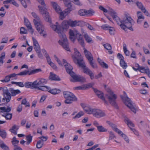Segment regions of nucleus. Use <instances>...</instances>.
I'll use <instances>...</instances> for the list:
<instances>
[{"label":"nucleus","instance_id":"5fc2aeb1","mask_svg":"<svg viewBox=\"0 0 150 150\" xmlns=\"http://www.w3.org/2000/svg\"><path fill=\"white\" fill-rule=\"evenodd\" d=\"M137 17V23L139 24H140L141 22L144 20L145 18L144 16H139Z\"/></svg>","mask_w":150,"mask_h":150},{"label":"nucleus","instance_id":"864d4df0","mask_svg":"<svg viewBox=\"0 0 150 150\" xmlns=\"http://www.w3.org/2000/svg\"><path fill=\"white\" fill-rule=\"evenodd\" d=\"M94 85V83H90L83 85L85 90H86L89 88L92 87Z\"/></svg>","mask_w":150,"mask_h":150},{"label":"nucleus","instance_id":"c9c22d12","mask_svg":"<svg viewBox=\"0 0 150 150\" xmlns=\"http://www.w3.org/2000/svg\"><path fill=\"white\" fill-rule=\"evenodd\" d=\"M25 137L27 140L26 144L27 145H29L32 142L33 136H32L30 134H29L28 135H26Z\"/></svg>","mask_w":150,"mask_h":150},{"label":"nucleus","instance_id":"1a4fd4ad","mask_svg":"<svg viewBox=\"0 0 150 150\" xmlns=\"http://www.w3.org/2000/svg\"><path fill=\"white\" fill-rule=\"evenodd\" d=\"M33 22L36 28L40 34H42V35L44 37L46 36V34H42L44 31V27L42 23L39 21H37L35 19L33 20Z\"/></svg>","mask_w":150,"mask_h":150},{"label":"nucleus","instance_id":"c756f323","mask_svg":"<svg viewBox=\"0 0 150 150\" xmlns=\"http://www.w3.org/2000/svg\"><path fill=\"white\" fill-rule=\"evenodd\" d=\"M34 83V82L33 83L30 82H26L24 84L26 88H30V87L36 88L37 86H35V84Z\"/></svg>","mask_w":150,"mask_h":150},{"label":"nucleus","instance_id":"b1692460","mask_svg":"<svg viewBox=\"0 0 150 150\" xmlns=\"http://www.w3.org/2000/svg\"><path fill=\"white\" fill-rule=\"evenodd\" d=\"M109 13L112 16L113 19L116 21L119 18L117 15L116 13L112 9L110 8L108 11Z\"/></svg>","mask_w":150,"mask_h":150},{"label":"nucleus","instance_id":"f03ea898","mask_svg":"<svg viewBox=\"0 0 150 150\" xmlns=\"http://www.w3.org/2000/svg\"><path fill=\"white\" fill-rule=\"evenodd\" d=\"M116 22L123 30H125L127 28L132 31H133L132 26L134 24V22L128 13L125 14L124 17L122 19L119 18Z\"/></svg>","mask_w":150,"mask_h":150},{"label":"nucleus","instance_id":"e2e57ef3","mask_svg":"<svg viewBox=\"0 0 150 150\" xmlns=\"http://www.w3.org/2000/svg\"><path fill=\"white\" fill-rule=\"evenodd\" d=\"M79 0H74L72 2L75 4L79 6H81L82 5V4L80 1H79Z\"/></svg>","mask_w":150,"mask_h":150},{"label":"nucleus","instance_id":"37998d69","mask_svg":"<svg viewBox=\"0 0 150 150\" xmlns=\"http://www.w3.org/2000/svg\"><path fill=\"white\" fill-rule=\"evenodd\" d=\"M12 144L13 145L14 147L16 146H18L17 145L18 144L19 141L16 140L15 137H14L12 140Z\"/></svg>","mask_w":150,"mask_h":150},{"label":"nucleus","instance_id":"412c9836","mask_svg":"<svg viewBox=\"0 0 150 150\" xmlns=\"http://www.w3.org/2000/svg\"><path fill=\"white\" fill-rule=\"evenodd\" d=\"M106 123L112 127L113 130L117 133L120 132V130L117 128V125L109 121H107Z\"/></svg>","mask_w":150,"mask_h":150},{"label":"nucleus","instance_id":"f704fd0d","mask_svg":"<svg viewBox=\"0 0 150 150\" xmlns=\"http://www.w3.org/2000/svg\"><path fill=\"white\" fill-rule=\"evenodd\" d=\"M38 90H41L43 91H46L50 89V87L47 86H37Z\"/></svg>","mask_w":150,"mask_h":150},{"label":"nucleus","instance_id":"79ce46f5","mask_svg":"<svg viewBox=\"0 0 150 150\" xmlns=\"http://www.w3.org/2000/svg\"><path fill=\"white\" fill-rule=\"evenodd\" d=\"M120 66L124 69H126L127 67V63H126L125 61H124V60L122 61H120Z\"/></svg>","mask_w":150,"mask_h":150},{"label":"nucleus","instance_id":"6ab92c4d","mask_svg":"<svg viewBox=\"0 0 150 150\" xmlns=\"http://www.w3.org/2000/svg\"><path fill=\"white\" fill-rule=\"evenodd\" d=\"M84 73L88 75L91 80H93L94 78V75L93 72L88 67L85 68L83 71Z\"/></svg>","mask_w":150,"mask_h":150},{"label":"nucleus","instance_id":"20e7f679","mask_svg":"<svg viewBox=\"0 0 150 150\" xmlns=\"http://www.w3.org/2000/svg\"><path fill=\"white\" fill-rule=\"evenodd\" d=\"M4 98L2 99L3 102L5 100L7 103L9 102L11 99V96H15L16 95L21 93V91L18 89L14 90L13 88H10L9 89L7 87L4 88L3 90Z\"/></svg>","mask_w":150,"mask_h":150},{"label":"nucleus","instance_id":"39448f33","mask_svg":"<svg viewBox=\"0 0 150 150\" xmlns=\"http://www.w3.org/2000/svg\"><path fill=\"white\" fill-rule=\"evenodd\" d=\"M69 38L72 41L74 42L75 39H78L79 43L83 47H84V41L83 36L76 30H69Z\"/></svg>","mask_w":150,"mask_h":150},{"label":"nucleus","instance_id":"bb28decb","mask_svg":"<svg viewBox=\"0 0 150 150\" xmlns=\"http://www.w3.org/2000/svg\"><path fill=\"white\" fill-rule=\"evenodd\" d=\"M49 76L50 79L51 80L59 81L61 80L59 77L56 75L54 74L52 72H51Z\"/></svg>","mask_w":150,"mask_h":150},{"label":"nucleus","instance_id":"7c9ffc66","mask_svg":"<svg viewBox=\"0 0 150 150\" xmlns=\"http://www.w3.org/2000/svg\"><path fill=\"white\" fill-rule=\"evenodd\" d=\"M134 3L135 4L138 8L142 11H143V9H145V7L144 6L143 4L141 2H139L138 1H136Z\"/></svg>","mask_w":150,"mask_h":150},{"label":"nucleus","instance_id":"680f3d73","mask_svg":"<svg viewBox=\"0 0 150 150\" xmlns=\"http://www.w3.org/2000/svg\"><path fill=\"white\" fill-rule=\"evenodd\" d=\"M20 33L21 34H25L27 33V31L26 30L24 27H21L20 29Z\"/></svg>","mask_w":150,"mask_h":150},{"label":"nucleus","instance_id":"58836bf2","mask_svg":"<svg viewBox=\"0 0 150 150\" xmlns=\"http://www.w3.org/2000/svg\"><path fill=\"white\" fill-rule=\"evenodd\" d=\"M2 116L5 117L6 120H10L12 118V113H7L2 115Z\"/></svg>","mask_w":150,"mask_h":150},{"label":"nucleus","instance_id":"774afa93","mask_svg":"<svg viewBox=\"0 0 150 150\" xmlns=\"http://www.w3.org/2000/svg\"><path fill=\"white\" fill-rule=\"evenodd\" d=\"M118 58L120 59V61H122L124 60V57L122 54L120 53H118L117 54Z\"/></svg>","mask_w":150,"mask_h":150},{"label":"nucleus","instance_id":"c85d7f7f","mask_svg":"<svg viewBox=\"0 0 150 150\" xmlns=\"http://www.w3.org/2000/svg\"><path fill=\"white\" fill-rule=\"evenodd\" d=\"M76 61L77 62V63L79 65V66L83 69V71H84V69L85 68H87L88 67H86L85 64V63L84 62H83V60L82 59H78V61Z\"/></svg>","mask_w":150,"mask_h":150},{"label":"nucleus","instance_id":"052dcab7","mask_svg":"<svg viewBox=\"0 0 150 150\" xmlns=\"http://www.w3.org/2000/svg\"><path fill=\"white\" fill-rule=\"evenodd\" d=\"M110 27V26L107 24L103 25L101 26L102 28L105 30H108Z\"/></svg>","mask_w":150,"mask_h":150},{"label":"nucleus","instance_id":"bf43d9fd","mask_svg":"<svg viewBox=\"0 0 150 150\" xmlns=\"http://www.w3.org/2000/svg\"><path fill=\"white\" fill-rule=\"evenodd\" d=\"M74 90H85L84 88L83 85L82 86H78L75 87L73 88Z\"/></svg>","mask_w":150,"mask_h":150},{"label":"nucleus","instance_id":"ea45409f","mask_svg":"<svg viewBox=\"0 0 150 150\" xmlns=\"http://www.w3.org/2000/svg\"><path fill=\"white\" fill-rule=\"evenodd\" d=\"M123 50L125 54L127 56L129 55V52L127 50V45L125 43L123 44Z\"/></svg>","mask_w":150,"mask_h":150},{"label":"nucleus","instance_id":"4c0bfd02","mask_svg":"<svg viewBox=\"0 0 150 150\" xmlns=\"http://www.w3.org/2000/svg\"><path fill=\"white\" fill-rule=\"evenodd\" d=\"M0 110L7 113L10 112L11 110V107L7 106V108L5 107H0Z\"/></svg>","mask_w":150,"mask_h":150},{"label":"nucleus","instance_id":"c03bdc74","mask_svg":"<svg viewBox=\"0 0 150 150\" xmlns=\"http://www.w3.org/2000/svg\"><path fill=\"white\" fill-rule=\"evenodd\" d=\"M97 129L100 132H106L107 131L106 129L104 128L102 126H97Z\"/></svg>","mask_w":150,"mask_h":150},{"label":"nucleus","instance_id":"dca6fc26","mask_svg":"<svg viewBox=\"0 0 150 150\" xmlns=\"http://www.w3.org/2000/svg\"><path fill=\"white\" fill-rule=\"evenodd\" d=\"M65 6L67 7L66 11H63L64 15L67 13V14L73 10L71 2L69 0H67L64 2Z\"/></svg>","mask_w":150,"mask_h":150},{"label":"nucleus","instance_id":"4be33fe9","mask_svg":"<svg viewBox=\"0 0 150 150\" xmlns=\"http://www.w3.org/2000/svg\"><path fill=\"white\" fill-rule=\"evenodd\" d=\"M62 26H61L62 28L61 29V32H63L62 31L63 29H68L69 25V21H64L61 24Z\"/></svg>","mask_w":150,"mask_h":150},{"label":"nucleus","instance_id":"72a5a7b5","mask_svg":"<svg viewBox=\"0 0 150 150\" xmlns=\"http://www.w3.org/2000/svg\"><path fill=\"white\" fill-rule=\"evenodd\" d=\"M60 90H57L56 88L53 89H50L48 91V92L52 94H56L59 93L60 92Z\"/></svg>","mask_w":150,"mask_h":150},{"label":"nucleus","instance_id":"a878e982","mask_svg":"<svg viewBox=\"0 0 150 150\" xmlns=\"http://www.w3.org/2000/svg\"><path fill=\"white\" fill-rule=\"evenodd\" d=\"M83 49L84 50V53L88 61L90 59H93V57L91 53L87 51L85 48H84Z\"/></svg>","mask_w":150,"mask_h":150},{"label":"nucleus","instance_id":"aec40b11","mask_svg":"<svg viewBox=\"0 0 150 150\" xmlns=\"http://www.w3.org/2000/svg\"><path fill=\"white\" fill-rule=\"evenodd\" d=\"M32 39L33 41L34 48L36 52H40V49L37 41L34 37H32Z\"/></svg>","mask_w":150,"mask_h":150},{"label":"nucleus","instance_id":"603ef678","mask_svg":"<svg viewBox=\"0 0 150 150\" xmlns=\"http://www.w3.org/2000/svg\"><path fill=\"white\" fill-rule=\"evenodd\" d=\"M108 132L109 134V140H112L114 138H116V136L113 132L112 131H108Z\"/></svg>","mask_w":150,"mask_h":150},{"label":"nucleus","instance_id":"f3484780","mask_svg":"<svg viewBox=\"0 0 150 150\" xmlns=\"http://www.w3.org/2000/svg\"><path fill=\"white\" fill-rule=\"evenodd\" d=\"M47 82V80L45 79L40 78L34 81V83L35 84V86H40L46 84Z\"/></svg>","mask_w":150,"mask_h":150},{"label":"nucleus","instance_id":"8fccbe9b","mask_svg":"<svg viewBox=\"0 0 150 150\" xmlns=\"http://www.w3.org/2000/svg\"><path fill=\"white\" fill-rule=\"evenodd\" d=\"M6 132L5 130H0V136L2 138H5L6 137Z\"/></svg>","mask_w":150,"mask_h":150},{"label":"nucleus","instance_id":"3c124183","mask_svg":"<svg viewBox=\"0 0 150 150\" xmlns=\"http://www.w3.org/2000/svg\"><path fill=\"white\" fill-rule=\"evenodd\" d=\"M10 78L8 75H7L5 77L4 79L1 80V81L4 83H7L10 81Z\"/></svg>","mask_w":150,"mask_h":150},{"label":"nucleus","instance_id":"6e6d98bb","mask_svg":"<svg viewBox=\"0 0 150 150\" xmlns=\"http://www.w3.org/2000/svg\"><path fill=\"white\" fill-rule=\"evenodd\" d=\"M103 46L104 47L106 50H110L112 49V47L110 44L108 43H106L104 44Z\"/></svg>","mask_w":150,"mask_h":150},{"label":"nucleus","instance_id":"6e6552de","mask_svg":"<svg viewBox=\"0 0 150 150\" xmlns=\"http://www.w3.org/2000/svg\"><path fill=\"white\" fill-rule=\"evenodd\" d=\"M38 7L40 13L42 14L45 15L44 17L45 21L51 23V20L49 15V13L47 11V9L46 8L45 6L43 5L42 6L39 5Z\"/></svg>","mask_w":150,"mask_h":150},{"label":"nucleus","instance_id":"2eb2a0df","mask_svg":"<svg viewBox=\"0 0 150 150\" xmlns=\"http://www.w3.org/2000/svg\"><path fill=\"white\" fill-rule=\"evenodd\" d=\"M98 98L101 99L103 100L104 103L106 104L108 103V102L105 100L104 97L103 93L101 91H99L96 88H92Z\"/></svg>","mask_w":150,"mask_h":150},{"label":"nucleus","instance_id":"338daca9","mask_svg":"<svg viewBox=\"0 0 150 150\" xmlns=\"http://www.w3.org/2000/svg\"><path fill=\"white\" fill-rule=\"evenodd\" d=\"M48 63L49 64L52 62L51 61V59L48 54H47L45 56Z\"/></svg>","mask_w":150,"mask_h":150},{"label":"nucleus","instance_id":"69168bd1","mask_svg":"<svg viewBox=\"0 0 150 150\" xmlns=\"http://www.w3.org/2000/svg\"><path fill=\"white\" fill-rule=\"evenodd\" d=\"M8 40V38L7 37H5L3 38L2 39V41L1 42V43H6L7 42Z\"/></svg>","mask_w":150,"mask_h":150},{"label":"nucleus","instance_id":"49530a36","mask_svg":"<svg viewBox=\"0 0 150 150\" xmlns=\"http://www.w3.org/2000/svg\"><path fill=\"white\" fill-rule=\"evenodd\" d=\"M149 70V68L145 69L144 67H141L139 69V71L142 73L146 74Z\"/></svg>","mask_w":150,"mask_h":150},{"label":"nucleus","instance_id":"4468645a","mask_svg":"<svg viewBox=\"0 0 150 150\" xmlns=\"http://www.w3.org/2000/svg\"><path fill=\"white\" fill-rule=\"evenodd\" d=\"M91 114H92L94 117L98 118L103 117L105 115V113L102 110L95 108L93 109Z\"/></svg>","mask_w":150,"mask_h":150},{"label":"nucleus","instance_id":"ddd939ff","mask_svg":"<svg viewBox=\"0 0 150 150\" xmlns=\"http://www.w3.org/2000/svg\"><path fill=\"white\" fill-rule=\"evenodd\" d=\"M41 71L42 70L40 69H36L32 70L30 71H29L25 70L18 74L17 75L19 76H25L27 75H30Z\"/></svg>","mask_w":150,"mask_h":150},{"label":"nucleus","instance_id":"09e8293b","mask_svg":"<svg viewBox=\"0 0 150 150\" xmlns=\"http://www.w3.org/2000/svg\"><path fill=\"white\" fill-rule=\"evenodd\" d=\"M84 115L83 112L80 111L78 114H77L74 117H73V119H75L80 118L81 116Z\"/></svg>","mask_w":150,"mask_h":150},{"label":"nucleus","instance_id":"9d476101","mask_svg":"<svg viewBox=\"0 0 150 150\" xmlns=\"http://www.w3.org/2000/svg\"><path fill=\"white\" fill-rule=\"evenodd\" d=\"M109 103L112 106L117 108V105L115 101L117 97L116 95L113 93L112 92L110 91L108 94L106 95Z\"/></svg>","mask_w":150,"mask_h":150},{"label":"nucleus","instance_id":"423d86ee","mask_svg":"<svg viewBox=\"0 0 150 150\" xmlns=\"http://www.w3.org/2000/svg\"><path fill=\"white\" fill-rule=\"evenodd\" d=\"M63 94L64 98L66 99L64 102L66 104H70L73 102L77 100V98L74 95L69 91H64Z\"/></svg>","mask_w":150,"mask_h":150},{"label":"nucleus","instance_id":"cd10ccee","mask_svg":"<svg viewBox=\"0 0 150 150\" xmlns=\"http://www.w3.org/2000/svg\"><path fill=\"white\" fill-rule=\"evenodd\" d=\"M125 118V120H124V121L125 123L127 124V125H128V126L129 127V128H131V127H134V125L133 123L131 121H130L129 118H128L127 117H124Z\"/></svg>","mask_w":150,"mask_h":150},{"label":"nucleus","instance_id":"f257e3e1","mask_svg":"<svg viewBox=\"0 0 150 150\" xmlns=\"http://www.w3.org/2000/svg\"><path fill=\"white\" fill-rule=\"evenodd\" d=\"M56 25L51 24L50 26L53 30L59 34L60 39L58 42L59 43L64 50L67 51H70L69 43L65 34L63 32H61L62 28L61 26L58 25V22H56Z\"/></svg>","mask_w":150,"mask_h":150},{"label":"nucleus","instance_id":"0e129e2a","mask_svg":"<svg viewBox=\"0 0 150 150\" xmlns=\"http://www.w3.org/2000/svg\"><path fill=\"white\" fill-rule=\"evenodd\" d=\"M108 30L111 35H113L115 33V29L113 28L110 27Z\"/></svg>","mask_w":150,"mask_h":150},{"label":"nucleus","instance_id":"473e14b6","mask_svg":"<svg viewBox=\"0 0 150 150\" xmlns=\"http://www.w3.org/2000/svg\"><path fill=\"white\" fill-rule=\"evenodd\" d=\"M19 1H20L21 4L25 8H27V5L30 4V0H28L29 3L27 0H19Z\"/></svg>","mask_w":150,"mask_h":150},{"label":"nucleus","instance_id":"4d7b16f0","mask_svg":"<svg viewBox=\"0 0 150 150\" xmlns=\"http://www.w3.org/2000/svg\"><path fill=\"white\" fill-rule=\"evenodd\" d=\"M0 147L4 150H9L8 147L4 143L1 144H0Z\"/></svg>","mask_w":150,"mask_h":150},{"label":"nucleus","instance_id":"7ed1b4c3","mask_svg":"<svg viewBox=\"0 0 150 150\" xmlns=\"http://www.w3.org/2000/svg\"><path fill=\"white\" fill-rule=\"evenodd\" d=\"M63 62L67 72L69 74L73 79L70 80L71 82H79L81 83L86 82V79L84 77L80 75H76L75 73L72 71V67L69 64L66 60L63 59Z\"/></svg>","mask_w":150,"mask_h":150},{"label":"nucleus","instance_id":"9b49d317","mask_svg":"<svg viewBox=\"0 0 150 150\" xmlns=\"http://www.w3.org/2000/svg\"><path fill=\"white\" fill-rule=\"evenodd\" d=\"M95 11L92 9H90L89 10L85 9H81L79 10L78 12V15L81 16H92L93 15Z\"/></svg>","mask_w":150,"mask_h":150},{"label":"nucleus","instance_id":"a19ab883","mask_svg":"<svg viewBox=\"0 0 150 150\" xmlns=\"http://www.w3.org/2000/svg\"><path fill=\"white\" fill-rule=\"evenodd\" d=\"M125 140L127 143L129 142V140L128 139V137L125 134H123V132L120 130V132L118 133Z\"/></svg>","mask_w":150,"mask_h":150},{"label":"nucleus","instance_id":"a211bd4d","mask_svg":"<svg viewBox=\"0 0 150 150\" xmlns=\"http://www.w3.org/2000/svg\"><path fill=\"white\" fill-rule=\"evenodd\" d=\"M69 21V25L72 27H74L76 26H81L82 24L83 23L82 21Z\"/></svg>","mask_w":150,"mask_h":150},{"label":"nucleus","instance_id":"0eeeda50","mask_svg":"<svg viewBox=\"0 0 150 150\" xmlns=\"http://www.w3.org/2000/svg\"><path fill=\"white\" fill-rule=\"evenodd\" d=\"M125 97L121 96V98L124 101V103L135 114L136 112V110L135 108V105L133 104L132 101L129 98L126 93L124 92Z\"/></svg>","mask_w":150,"mask_h":150},{"label":"nucleus","instance_id":"5701e85b","mask_svg":"<svg viewBox=\"0 0 150 150\" xmlns=\"http://www.w3.org/2000/svg\"><path fill=\"white\" fill-rule=\"evenodd\" d=\"M74 53L75 55L74 57H73V60L75 62L76 61H78V59H81V54L79 53L78 51H77L76 49L74 48Z\"/></svg>","mask_w":150,"mask_h":150},{"label":"nucleus","instance_id":"2f4dec72","mask_svg":"<svg viewBox=\"0 0 150 150\" xmlns=\"http://www.w3.org/2000/svg\"><path fill=\"white\" fill-rule=\"evenodd\" d=\"M84 38L87 42L89 43H91L93 42L92 38L87 34H85L84 35Z\"/></svg>","mask_w":150,"mask_h":150},{"label":"nucleus","instance_id":"13d9d810","mask_svg":"<svg viewBox=\"0 0 150 150\" xmlns=\"http://www.w3.org/2000/svg\"><path fill=\"white\" fill-rule=\"evenodd\" d=\"M31 14L33 17L35 18V19L38 21H40L39 17L38 16L36 13L34 12H32V13Z\"/></svg>","mask_w":150,"mask_h":150},{"label":"nucleus","instance_id":"a18cd8bd","mask_svg":"<svg viewBox=\"0 0 150 150\" xmlns=\"http://www.w3.org/2000/svg\"><path fill=\"white\" fill-rule=\"evenodd\" d=\"M43 142L42 140H39L37 141L36 144V147L38 149H40L42 147L43 145Z\"/></svg>","mask_w":150,"mask_h":150},{"label":"nucleus","instance_id":"393cba45","mask_svg":"<svg viewBox=\"0 0 150 150\" xmlns=\"http://www.w3.org/2000/svg\"><path fill=\"white\" fill-rule=\"evenodd\" d=\"M24 23L25 25L27 27L28 29L30 30V32L32 34L33 33L34 31L33 29L32 28L31 25L29 22L28 19L24 18Z\"/></svg>","mask_w":150,"mask_h":150},{"label":"nucleus","instance_id":"de8ad7c7","mask_svg":"<svg viewBox=\"0 0 150 150\" xmlns=\"http://www.w3.org/2000/svg\"><path fill=\"white\" fill-rule=\"evenodd\" d=\"M93 60V59H92L88 60L91 66L94 69L96 68L97 67V65L96 63L94 62Z\"/></svg>","mask_w":150,"mask_h":150},{"label":"nucleus","instance_id":"e433bc0d","mask_svg":"<svg viewBox=\"0 0 150 150\" xmlns=\"http://www.w3.org/2000/svg\"><path fill=\"white\" fill-rule=\"evenodd\" d=\"M93 109L89 106H86L85 107L83 110L88 114H91Z\"/></svg>","mask_w":150,"mask_h":150},{"label":"nucleus","instance_id":"f8f14e48","mask_svg":"<svg viewBox=\"0 0 150 150\" xmlns=\"http://www.w3.org/2000/svg\"><path fill=\"white\" fill-rule=\"evenodd\" d=\"M51 3L56 11L57 13H59V19L61 20H63L64 18V12L62 11L60 7L55 2H51Z\"/></svg>","mask_w":150,"mask_h":150}]
</instances>
